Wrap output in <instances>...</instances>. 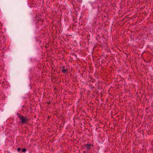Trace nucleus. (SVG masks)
<instances>
[{
    "mask_svg": "<svg viewBox=\"0 0 153 153\" xmlns=\"http://www.w3.org/2000/svg\"><path fill=\"white\" fill-rule=\"evenodd\" d=\"M62 72L63 73L65 74L68 73V70L67 69H65V67L63 66L62 68Z\"/></svg>",
    "mask_w": 153,
    "mask_h": 153,
    "instance_id": "nucleus-3",
    "label": "nucleus"
},
{
    "mask_svg": "<svg viewBox=\"0 0 153 153\" xmlns=\"http://www.w3.org/2000/svg\"><path fill=\"white\" fill-rule=\"evenodd\" d=\"M84 145L87 147L88 149H89L91 148V144H84Z\"/></svg>",
    "mask_w": 153,
    "mask_h": 153,
    "instance_id": "nucleus-2",
    "label": "nucleus"
},
{
    "mask_svg": "<svg viewBox=\"0 0 153 153\" xmlns=\"http://www.w3.org/2000/svg\"><path fill=\"white\" fill-rule=\"evenodd\" d=\"M17 115L19 117L21 124H26L29 120L26 117L21 115L19 114H18Z\"/></svg>",
    "mask_w": 153,
    "mask_h": 153,
    "instance_id": "nucleus-1",
    "label": "nucleus"
},
{
    "mask_svg": "<svg viewBox=\"0 0 153 153\" xmlns=\"http://www.w3.org/2000/svg\"><path fill=\"white\" fill-rule=\"evenodd\" d=\"M26 151V149L23 148L22 149V151L23 152H25Z\"/></svg>",
    "mask_w": 153,
    "mask_h": 153,
    "instance_id": "nucleus-4",
    "label": "nucleus"
},
{
    "mask_svg": "<svg viewBox=\"0 0 153 153\" xmlns=\"http://www.w3.org/2000/svg\"><path fill=\"white\" fill-rule=\"evenodd\" d=\"M21 149L20 148H18L17 149V151L18 152H19V151H20L21 150Z\"/></svg>",
    "mask_w": 153,
    "mask_h": 153,
    "instance_id": "nucleus-5",
    "label": "nucleus"
}]
</instances>
